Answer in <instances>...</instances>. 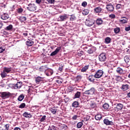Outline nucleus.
I'll return each instance as SVG.
<instances>
[{
    "instance_id": "nucleus-26",
    "label": "nucleus",
    "mask_w": 130,
    "mask_h": 130,
    "mask_svg": "<svg viewBox=\"0 0 130 130\" xmlns=\"http://www.w3.org/2000/svg\"><path fill=\"white\" fill-rule=\"evenodd\" d=\"M110 42H111V38L107 37L105 39V43H106V44H109Z\"/></svg>"
},
{
    "instance_id": "nucleus-4",
    "label": "nucleus",
    "mask_w": 130,
    "mask_h": 130,
    "mask_svg": "<svg viewBox=\"0 0 130 130\" xmlns=\"http://www.w3.org/2000/svg\"><path fill=\"white\" fill-rule=\"evenodd\" d=\"M95 23V21L92 19H86L85 21V25L88 27H91L93 26Z\"/></svg>"
},
{
    "instance_id": "nucleus-21",
    "label": "nucleus",
    "mask_w": 130,
    "mask_h": 130,
    "mask_svg": "<svg viewBox=\"0 0 130 130\" xmlns=\"http://www.w3.org/2000/svg\"><path fill=\"white\" fill-rule=\"evenodd\" d=\"M43 79H44L43 77L39 76L37 77L35 79L36 84H39V83H40V82H41V81H42Z\"/></svg>"
},
{
    "instance_id": "nucleus-30",
    "label": "nucleus",
    "mask_w": 130,
    "mask_h": 130,
    "mask_svg": "<svg viewBox=\"0 0 130 130\" xmlns=\"http://www.w3.org/2000/svg\"><path fill=\"white\" fill-rule=\"evenodd\" d=\"M72 107H75V108L78 107H79V102L75 101V102H73L72 104Z\"/></svg>"
},
{
    "instance_id": "nucleus-5",
    "label": "nucleus",
    "mask_w": 130,
    "mask_h": 130,
    "mask_svg": "<svg viewBox=\"0 0 130 130\" xmlns=\"http://www.w3.org/2000/svg\"><path fill=\"white\" fill-rule=\"evenodd\" d=\"M59 21H60V22H63L64 21H67V20H68V19H69V15H68V14H63L62 15H60L59 16Z\"/></svg>"
},
{
    "instance_id": "nucleus-2",
    "label": "nucleus",
    "mask_w": 130,
    "mask_h": 130,
    "mask_svg": "<svg viewBox=\"0 0 130 130\" xmlns=\"http://www.w3.org/2000/svg\"><path fill=\"white\" fill-rule=\"evenodd\" d=\"M36 5L34 4H29L28 5V6L27 7V9L28 11H29V12H34V11H36Z\"/></svg>"
},
{
    "instance_id": "nucleus-49",
    "label": "nucleus",
    "mask_w": 130,
    "mask_h": 130,
    "mask_svg": "<svg viewBox=\"0 0 130 130\" xmlns=\"http://www.w3.org/2000/svg\"><path fill=\"white\" fill-rule=\"evenodd\" d=\"M88 53H89V54H92V53H93V52H94V50L92 48L89 49L88 51H87Z\"/></svg>"
},
{
    "instance_id": "nucleus-45",
    "label": "nucleus",
    "mask_w": 130,
    "mask_h": 130,
    "mask_svg": "<svg viewBox=\"0 0 130 130\" xmlns=\"http://www.w3.org/2000/svg\"><path fill=\"white\" fill-rule=\"evenodd\" d=\"M89 14V11L88 10H84L82 12V15L83 16H87Z\"/></svg>"
},
{
    "instance_id": "nucleus-59",
    "label": "nucleus",
    "mask_w": 130,
    "mask_h": 130,
    "mask_svg": "<svg viewBox=\"0 0 130 130\" xmlns=\"http://www.w3.org/2000/svg\"><path fill=\"white\" fill-rule=\"evenodd\" d=\"M0 130H6V128H5V125H4L0 126Z\"/></svg>"
},
{
    "instance_id": "nucleus-19",
    "label": "nucleus",
    "mask_w": 130,
    "mask_h": 130,
    "mask_svg": "<svg viewBox=\"0 0 130 130\" xmlns=\"http://www.w3.org/2000/svg\"><path fill=\"white\" fill-rule=\"evenodd\" d=\"M96 25L98 26H100V25H102L103 24V20L102 18H98L95 21Z\"/></svg>"
},
{
    "instance_id": "nucleus-6",
    "label": "nucleus",
    "mask_w": 130,
    "mask_h": 130,
    "mask_svg": "<svg viewBox=\"0 0 130 130\" xmlns=\"http://www.w3.org/2000/svg\"><path fill=\"white\" fill-rule=\"evenodd\" d=\"M0 96L2 98H9L11 96V93L10 92H0Z\"/></svg>"
},
{
    "instance_id": "nucleus-48",
    "label": "nucleus",
    "mask_w": 130,
    "mask_h": 130,
    "mask_svg": "<svg viewBox=\"0 0 130 130\" xmlns=\"http://www.w3.org/2000/svg\"><path fill=\"white\" fill-rule=\"evenodd\" d=\"M87 5H88L87 3V2L84 1V2H82L81 6L82 7H83L84 8H86V7H87Z\"/></svg>"
},
{
    "instance_id": "nucleus-63",
    "label": "nucleus",
    "mask_w": 130,
    "mask_h": 130,
    "mask_svg": "<svg viewBox=\"0 0 130 130\" xmlns=\"http://www.w3.org/2000/svg\"><path fill=\"white\" fill-rule=\"evenodd\" d=\"M56 83H57L58 84H61V83H62V82H61V81L58 80H56Z\"/></svg>"
},
{
    "instance_id": "nucleus-24",
    "label": "nucleus",
    "mask_w": 130,
    "mask_h": 130,
    "mask_svg": "<svg viewBox=\"0 0 130 130\" xmlns=\"http://www.w3.org/2000/svg\"><path fill=\"white\" fill-rule=\"evenodd\" d=\"M19 20L21 23H25L26 20H27V18L25 16H21L19 17Z\"/></svg>"
},
{
    "instance_id": "nucleus-32",
    "label": "nucleus",
    "mask_w": 130,
    "mask_h": 130,
    "mask_svg": "<svg viewBox=\"0 0 130 130\" xmlns=\"http://www.w3.org/2000/svg\"><path fill=\"white\" fill-rule=\"evenodd\" d=\"M120 22L122 24H126V23H127V19L125 17H123L122 19L120 20Z\"/></svg>"
},
{
    "instance_id": "nucleus-35",
    "label": "nucleus",
    "mask_w": 130,
    "mask_h": 130,
    "mask_svg": "<svg viewBox=\"0 0 130 130\" xmlns=\"http://www.w3.org/2000/svg\"><path fill=\"white\" fill-rule=\"evenodd\" d=\"M13 29V25L10 24L9 26L6 27L5 30H7V31H10V30H12Z\"/></svg>"
},
{
    "instance_id": "nucleus-25",
    "label": "nucleus",
    "mask_w": 130,
    "mask_h": 130,
    "mask_svg": "<svg viewBox=\"0 0 130 130\" xmlns=\"http://www.w3.org/2000/svg\"><path fill=\"white\" fill-rule=\"evenodd\" d=\"M88 80L90 82H94L95 81V75H90L88 78Z\"/></svg>"
},
{
    "instance_id": "nucleus-8",
    "label": "nucleus",
    "mask_w": 130,
    "mask_h": 130,
    "mask_svg": "<svg viewBox=\"0 0 130 130\" xmlns=\"http://www.w3.org/2000/svg\"><path fill=\"white\" fill-rule=\"evenodd\" d=\"M116 106L114 108L115 111H119L120 110H122V108H123V105L121 103H117Z\"/></svg>"
},
{
    "instance_id": "nucleus-10",
    "label": "nucleus",
    "mask_w": 130,
    "mask_h": 130,
    "mask_svg": "<svg viewBox=\"0 0 130 130\" xmlns=\"http://www.w3.org/2000/svg\"><path fill=\"white\" fill-rule=\"evenodd\" d=\"M103 121L104 124H106V125H113L114 124L112 121H109L108 119H104Z\"/></svg>"
},
{
    "instance_id": "nucleus-17",
    "label": "nucleus",
    "mask_w": 130,
    "mask_h": 130,
    "mask_svg": "<svg viewBox=\"0 0 130 130\" xmlns=\"http://www.w3.org/2000/svg\"><path fill=\"white\" fill-rule=\"evenodd\" d=\"M10 16H9V14L7 13H4L1 15V19H2V20H8Z\"/></svg>"
},
{
    "instance_id": "nucleus-1",
    "label": "nucleus",
    "mask_w": 130,
    "mask_h": 130,
    "mask_svg": "<svg viewBox=\"0 0 130 130\" xmlns=\"http://www.w3.org/2000/svg\"><path fill=\"white\" fill-rule=\"evenodd\" d=\"M84 94L88 95L89 96H92V95L95 94V88L94 87H91L90 89L85 90Z\"/></svg>"
},
{
    "instance_id": "nucleus-31",
    "label": "nucleus",
    "mask_w": 130,
    "mask_h": 130,
    "mask_svg": "<svg viewBox=\"0 0 130 130\" xmlns=\"http://www.w3.org/2000/svg\"><path fill=\"white\" fill-rule=\"evenodd\" d=\"M101 118H102L101 114H97L95 116V119H96V120H100Z\"/></svg>"
},
{
    "instance_id": "nucleus-14",
    "label": "nucleus",
    "mask_w": 130,
    "mask_h": 130,
    "mask_svg": "<svg viewBox=\"0 0 130 130\" xmlns=\"http://www.w3.org/2000/svg\"><path fill=\"white\" fill-rule=\"evenodd\" d=\"M47 70V66H41L39 69V72H41L42 73L46 72V70Z\"/></svg>"
},
{
    "instance_id": "nucleus-34",
    "label": "nucleus",
    "mask_w": 130,
    "mask_h": 130,
    "mask_svg": "<svg viewBox=\"0 0 130 130\" xmlns=\"http://www.w3.org/2000/svg\"><path fill=\"white\" fill-rule=\"evenodd\" d=\"M103 108H104V109H106V110L108 109V108H109V104H108L107 103L104 104L103 105Z\"/></svg>"
},
{
    "instance_id": "nucleus-57",
    "label": "nucleus",
    "mask_w": 130,
    "mask_h": 130,
    "mask_svg": "<svg viewBox=\"0 0 130 130\" xmlns=\"http://www.w3.org/2000/svg\"><path fill=\"white\" fill-rule=\"evenodd\" d=\"M18 14H21V13L23 12V9L22 8H19L17 10Z\"/></svg>"
},
{
    "instance_id": "nucleus-16",
    "label": "nucleus",
    "mask_w": 130,
    "mask_h": 130,
    "mask_svg": "<svg viewBox=\"0 0 130 130\" xmlns=\"http://www.w3.org/2000/svg\"><path fill=\"white\" fill-rule=\"evenodd\" d=\"M116 72L118 74H119V75H124V71H123V70L122 69L120 68V67H118L117 68Z\"/></svg>"
},
{
    "instance_id": "nucleus-37",
    "label": "nucleus",
    "mask_w": 130,
    "mask_h": 130,
    "mask_svg": "<svg viewBox=\"0 0 130 130\" xmlns=\"http://www.w3.org/2000/svg\"><path fill=\"white\" fill-rule=\"evenodd\" d=\"M83 126V122H79L77 124V128H81Z\"/></svg>"
},
{
    "instance_id": "nucleus-58",
    "label": "nucleus",
    "mask_w": 130,
    "mask_h": 130,
    "mask_svg": "<svg viewBox=\"0 0 130 130\" xmlns=\"http://www.w3.org/2000/svg\"><path fill=\"white\" fill-rule=\"evenodd\" d=\"M48 72H49V74H50V76H52V75L53 74V70H49Z\"/></svg>"
},
{
    "instance_id": "nucleus-28",
    "label": "nucleus",
    "mask_w": 130,
    "mask_h": 130,
    "mask_svg": "<svg viewBox=\"0 0 130 130\" xmlns=\"http://www.w3.org/2000/svg\"><path fill=\"white\" fill-rule=\"evenodd\" d=\"M24 98H25V95H24V94L22 93L18 96V101H22Z\"/></svg>"
},
{
    "instance_id": "nucleus-11",
    "label": "nucleus",
    "mask_w": 130,
    "mask_h": 130,
    "mask_svg": "<svg viewBox=\"0 0 130 130\" xmlns=\"http://www.w3.org/2000/svg\"><path fill=\"white\" fill-rule=\"evenodd\" d=\"M60 49H61V47H57L54 51L52 52L50 54V56H53L54 55H56V54H57V53L59 52V51L60 50Z\"/></svg>"
},
{
    "instance_id": "nucleus-27",
    "label": "nucleus",
    "mask_w": 130,
    "mask_h": 130,
    "mask_svg": "<svg viewBox=\"0 0 130 130\" xmlns=\"http://www.w3.org/2000/svg\"><path fill=\"white\" fill-rule=\"evenodd\" d=\"M114 32L115 34H118L120 32V28L117 27L114 29Z\"/></svg>"
},
{
    "instance_id": "nucleus-52",
    "label": "nucleus",
    "mask_w": 130,
    "mask_h": 130,
    "mask_svg": "<svg viewBox=\"0 0 130 130\" xmlns=\"http://www.w3.org/2000/svg\"><path fill=\"white\" fill-rule=\"evenodd\" d=\"M76 20V16L75 15H71L70 21H75Z\"/></svg>"
},
{
    "instance_id": "nucleus-36",
    "label": "nucleus",
    "mask_w": 130,
    "mask_h": 130,
    "mask_svg": "<svg viewBox=\"0 0 130 130\" xmlns=\"http://www.w3.org/2000/svg\"><path fill=\"white\" fill-rule=\"evenodd\" d=\"M90 118H91V116L86 115V117L84 118V121H88L89 120H91Z\"/></svg>"
},
{
    "instance_id": "nucleus-64",
    "label": "nucleus",
    "mask_w": 130,
    "mask_h": 130,
    "mask_svg": "<svg viewBox=\"0 0 130 130\" xmlns=\"http://www.w3.org/2000/svg\"><path fill=\"white\" fill-rule=\"evenodd\" d=\"M14 130H21V128L19 127H16L14 128Z\"/></svg>"
},
{
    "instance_id": "nucleus-40",
    "label": "nucleus",
    "mask_w": 130,
    "mask_h": 130,
    "mask_svg": "<svg viewBox=\"0 0 130 130\" xmlns=\"http://www.w3.org/2000/svg\"><path fill=\"white\" fill-rule=\"evenodd\" d=\"M79 117H80V116H79V115H74L72 117V120H77V119L78 118H79Z\"/></svg>"
},
{
    "instance_id": "nucleus-53",
    "label": "nucleus",
    "mask_w": 130,
    "mask_h": 130,
    "mask_svg": "<svg viewBox=\"0 0 130 130\" xmlns=\"http://www.w3.org/2000/svg\"><path fill=\"white\" fill-rule=\"evenodd\" d=\"M47 2H48L49 4H52L54 5V3H55V0H47Z\"/></svg>"
},
{
    "instance_id": "nucleus-9",
    "label": "nucleus",
    "mask_w": 130,
    "mask_h": 130,
    "mask_svg": "<svg viewBox=\"0 0 130 130\" xmlns=\"http://www.w3.org/2000/svg\"><path fill=\"white\" fill-rule=\"evenodd\" d=\"M106 9L107 10L108 12H113L114 10V7L112 4H109L106 6Z\"/></svg>"
},
{
    "instance_id": "nucleus-60",
    "label": "nucleus",
    "mask_w": 130,
    "mask_h": 130,
    "mask_svg": "<svg viewBox=\"0 0 130 130\" xmlns=\"http://www.w3.org/2000/svg\"><path fill=\"white\" fill-rule=\"evenodd\" d=\"M125 31H129V30H130V26H129L128 27H126L125 28Z\"/></svg>"
},
{
    "instance_id": "nucleus-3",
    "label": "nucleus",
    "mask_w": 130,
    "mask_h": 130,
    "mask_svg": "<svg viewBox=\"0 0 130 130\" xmlns=\"http://www.w3.org/2000/svg\"><path fill=\"white\" fill-rule=\"evenodd\" d=\"M103 71L102 70H98L94 74V78H95V79H100V78L103 76Z\"/></svg>"
},
{
    "instance_id": "nucleus-39",
    "label": "nucleus",
    "mask_w": 130,
    "mask_h": 130,
    "mask_svg": "<svg viewBox=\"0 0 130 130\" xmlns=\"http://www.w3.org/2000/svg\"><path fill=\"white\" fill-rule=\"evenodd\" d=\"M50 111L53 114H55V113H56V111H57V109H55V108H51L50 109Z\"/></svg>"
},
{
    "instance_id": "nucleus-56",
    "label": "nucleus",
    "mask_w": 130,
    "mask_h": 130,
    "mask_svg": "<svg viewBox=\"0 0 130 130\" xmlns=\"http://www.w3.org/2000/svg\"><path fill=\"white\" fill-rule=\"evenodd\" d=\"M83 52L82 51H79L78 53H77V55H78V56H82V55H83Z\"/></svg>"
},
{
    "instance_id": "nucleus-13",
    "label": "nucleus",
    "mask_w": 130,
    "mask_h": 130,
    "mask_svg": "<svg viewBox=\"0 0 130 130\" xmlns=\"http://www.w3.org/2000/svg\"><path fill=\"white\" fill-rule=\"evenodd\" d=\"M23 83L22 82H19L16 83V84L14 85L13 86L14 89H20V88H21L22 85Z\"/></svg>"
},
{
    "instance_id": "nucleus-23",
    "label": "nucleus",
    "mask_w": 130,
    "mask_h": 130,
    "mask_svg": "<svg viewBox=\"0 0 130 130\" xmlns=\"http://www.w3.org/2000/svg\"><path fill=\"white\" fill-rule=\"evenodd\" d=\"M88 69L89 65H87L82 68V69L81 70V72H82V73H86L87 72V70H88Z\"/></svg>"
},
{
    "instance_id": "nucleus-61",
    "label": "nucleus",
    "mask_w": 130,
    "mask_h": 130,
    "mask_svg": "<svg viewBox=\"0 0 130 130\" xmlns=\"http://www.w3.org/2000/svg\"><path fill=\"white\" fill-rule=\"evenodd\" d=\"M4 26V23H3L2 22H0V29H2L3 27Z\"/></svg>"
},
{
    "instance_id": "nucleus-41",
    "label": "nucleus",
    "mask_w": 130,
    "mask_h": 130,
    "mask_svg": "<svg viewBox=\"0 0 130 130\" xmlns=\"http://www.w3.org/2000/svg\"><path fill=\"white\" fill-rule=\"evenodd\" d=\"M124 61L126 62V63H128V61L129 60V58L128 56H126L124 57Z\"/></svg>"
},
{
    "instance_id": "nucleus-47",
    "label": "nucleus",
    "mask_w": 130,
    "mask_h": 130,
    "mask_svg": "<svg viewBox=\"0 0 130 130\" xmlns=\"http://www.w3.org/2000/svg\"><path fill=\"white\" fill-rule=\"evenodd\" d=\"M48 130H56V127H55V126H54L53 125L50 126H49Z\"/></svg>"
},
{
    "instance_id": "nucleus-44",
    "label": "nucleus",
    "mask_w": 130,
    "mask_h": 130,
    "mask_svg": "<svg viewBox=\"0 0 130 130\" xmlns=\"http://www.w3.org/2000/svg\"><path fill=\"white\" fill-rule=\"evenodd\" d=\"M4 127L5 130H9L10 129V124H4Z\"/></svg>"
},
{
    "instance_id": "nucleus-51",
    "label": "nucleus",
    "mask_w": 130,
    "mask_h": 130,
    "mask_svg": "<svg viewBox=\"0 0 130 130\" xmlns=\"http://www.w3.org/2000/svg\"><path fill=\"white\" fill-rule=\"evenodd\" d=\"M122 8V5L121 4H117L116 5V10H119Z\"/></svg>"
},
{
    "instance_id": "nucleus-50",
    "label": "nucleus",
    "mask_w": 130,
    "mask_h": 130,
    "mask_svg": "<svg viewBox=\"0 0 130 130\" xmlns=\"http://www.w3.org/2000/svg\"><path fill=\"white\" fill-rule=\"evenodd\" d=\"M26 106V104L25 103H22L19 106V108H25V107Z\"/></svg>"
},
{
    "instance_id": "nucleus-18",
    "label": "nucleus",
    "mask_w": 130,
    "mask_h": 130,
    "mask_svg": "<svg viewBox=\"0 0 130 130\" xmlns=\"http://www.w3.org/2000/svg\"><path fill=\"white\" fill-rule=\"evenodd\" d=\"M3 71L6 74H10V73H11V72H12V68L4 67Z\"/></svg>"
},
{
    "instance_id": "nucleus-46",
    "label": "nucleus",
    "mask_w": 130,
    "mask_h": 130,
    "mask_svg": "<svg viewBox=\"0 0 130 130\" xmlns=\"http://www.w3.org/2000/svg\"><path fill=\"white\" fill-rule=\"evenodd\" d=\"M63 67H64V65H60L58 68V71L60 72H62V70H63Z\"/></svg>"
},
{
    "instance_id": "nucleus-33",
    "label": "nucleus",
    "mask_w": 130,
    "mask_h": 130,
    "mask_svg": "<svg viewBox=\"0 0 130 130\" xmlns=\"http://www.w3.org/2000/svg\"><path fill=\"white\" fill-rule=\"evenodd\" d=\"M1 76L2 78H6L7 77L6 72L4 71V70H3V71L1 73Z\"/></svg>"
},
{
    "instance_id": "nucleus-20",
    "label": "nucleus",
    "mask_w": 130,
    "mask_h": 130,
    "mask_svg": "<svg viewBox=\"0 0 130 130\" xmlns=\"http://www.w3.org/2000/svg\"><path fill=\"white\" fill-rule=\"evenodd\" d=\"M26 44L27 45V46H32V45L34 44V42H33V41H32L31 39H28L26 42Z\"/></svg>"
},
{
    "instance_id": "nucleus-43",
    "label": "nucleus",
    "mask_w": 130,
    "mask_h": 130,
    "mask_svg": "<svg viewBox=\"0 0 130 130\" xmlns=\"http://www.w3.org/2000/svg\"><path fill=\"white\" fill-rule=\"evenodd\" d=\"M36 4H38V5H40V4H43L44 3V0H36Z\"/></svg>"
},
{
    "instance_id": "nucleus-38",
    "label": "nucleus",
    "mask_w": 130,
    "mask_h": 130,
    "mask_svg": "<svg viewBox=\"0 0 130 130\" xmlns=\"http://www.w3.org/2000/svg\"><path fill=\"white\" fill-rule=\"evenodd\" d=\"M80 96H81V92L80 91H77L75 94V98H80Z\"/></svg>"
},
{
    "instance_id": "nucleus-62",
    "label": "nucleus",
    "mask_w": 130,
    "mask_h": 130,
    "mask_svg": "<svg viewBox=\"0 0 130 130\" xmlns=\"http://www.w3.org/2000/svg\"><path fill=\"white\" fill-rule=\"evenodd\" d=\"M5 50L3 49V48L1 47L0 48V53H2V52H4Z\"/></svg>"
},
{
    "instance_id": "nucleus-12",
    "label": "nucleus",
    "mask_w": 130,
    "mask_h": 130,
    "mask_svg": "<svg viewBox=\"0 0 130 130\" xmlns=\"http://www.w3.org/2000/svg\"><path fill=\"white\" fill-rule=\"evenodd\" d=\"M103 10V9L101 8V7L99 6L98 7H95L93 9V11L95 14H98V13H102Z\"/></svg>"
},
{
    "instance_id": "nucleus-54",
    "label": "nucleus",
    "mask_w": 130,
    "mask_h": 130,
    "mask_svg": "<svg viewBox=\"0 0 130 130\" xmlns=\"http://www.w3.org/2000/svg\"><path fill=\"white\" fill-rule=\"evenodd\" d=\"M90 106L92 108H95V107H97V104H96V103H92L91 105Z\"/></svg>"
},
{
    "instance_id": "nucleus-29",
    "label": "nucleus",
    "mask_w": 130,
    "mask_h": 130,
    "mask_svg": "<svg viewBox=\"0 0 130 130\" xmlns=\"http://www.w3.org/2000/svg\"><path fill=\"white\" fill-rule=\"evenodd\" d=\"M46 121V115H43L40 119V122H45Z\"/></svg>"
},
{
    "instance_id": "nucleus-15",
    "label": "nucleus",
    "mask_w": 130,
    "mask_h": 130,
    "mask_svg": "<svg viewBox=\"0 0 130 130\" xmlns=\"http://www.w3.org/2000/svg\"><path fill=\"white\" fill-rule=\"evenodd\" d=\"M22 115L24 117H26V118H31L32 117L31 113H29L28 112H25Z\"/></svg>"
},
{
    "instance_id": "nucleus-7",
    "label": "nucleus",
    "mask_w": 130,
    "mask_h": 130,
    "mask_svg": "<svg viewBox=\"0 0 130 130\" xmlns=\"http://www.w3.org/2000/svg\"><path fill=\"white\" fill-rule=\"evenodd\" d=\"M99 59L100 61H105V60H106V54L105 53H101L99 56Z\"/></svg>"
},
{
    "instance_id": "nucleus-22",
    "label": "nucleus",
    "mask_w": 130,
    "mask_h": 130,
    "mask_svg": "<svg viewBox=\"0 0 130 130\" xmlns=\"http://www.w3.org/2000/svg\"><path fill=\"white\" fill-rule=\"evenodd\" d=\"M121 89L123 91H126V90H128V84H122Z\"/></svg>"
},
{
    "instance_id": "nucleus-42",
    "label": "nucleus",
    "mask_w": 130,
    "mask_h": 130,
    "mask_svg": "<svg viewBox=\"0 0 130 130\" xmlns=\"http://www.w3.org/2000/svg\"><path fill=\"white\" fill-rule=\"evenodd\" d=\"M122 80V78L121 76H116V81H117V82H120Z\"/></svg>"
},
{
    "instance_id": "nucleus-55",
    "label": "nucleus",
    "mask_w": 130,
    "mask_h": 130,
    "mask_svg": "<svg viewBox=\"0 0 130 130\" xmlns=\"http://www.w3.org/2000/svg\"><path fill=\"white\" fill-rule=\"evenodd\" d=\"M109 18H110V19H115V15H114V14H111L109 15Z\"/></svg>"
}]
</instances>
